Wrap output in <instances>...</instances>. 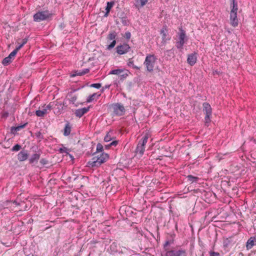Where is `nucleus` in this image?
Instances as JSON below:
<instances>
[{
  "label": "nucleus",
  "instance_id": "f257e3e1",
  "mask_svg": "<svg viewBox=\"0 0 256 256\" xmlns=\"http://www.w3.org/2000/svg\"><path fill=\"white\" fill-rule=\"evenodd\" d=\"M94 156L88 162L89 167H98L109 158L108 154L105 152L94 153Z\"/></svg>",
  "mask_w": 256,
  "mask_h": 256
},
{
  "label": "nucleus",
  "instance_id": "f03ea898",
  "mask_svg": "<svg viewBox=\"0 0 256 256\" xmlns=\"http://www.w3.org/2000/svg\"><path fill=\"white\" fill-rule=\"evenodd\" d=\"M174 243L173 240H168L164 244V249L166 252L165 256H186L187 253L182 248L169 250L168 246Z\"/></svg>",
  "mask_w": 256,
  "mask_h": 256
},
{
  "label": "nucleus",
  "instance_id": "7ed1b4c3",
  "mask_svg": "<svg viewBox=\"0 0 256 256\" xmlns=\"http://www.w3.org/2000/svg\"><path fill=\"white\" fill-rule=\"evenodd\" d=\"M156 60L157 58L154 54L146 55L144 64L148 72L153 71Z\"/></svg>",
  "mask_w": 256,
  "mask_h": 256
},
{
  "label": "nucleus",
  "instance_id": "20e7f679",
  "mask_svg": "<svg viewBox=\"0 0 256 256\" xmlns=\"http://www.w3.org/2000/svg\"><path fill=\"white\" fill-rule=\"evenodd\" d=\"M52 12L48 10L38 12L34 15V20L40 22L48 19L52 16Z\"/></svg>",
  "mask_w": 256,
  "mask_h": 256
},
{
  "label": "nucleus",
  "instance_id": "39448f33",
  "mask_svg": "<svg viewBox=\"0 0 256 256\" xmlns=\"http://www.w3.org/2000/svg\"><path fill=\"white\" fill-rule=\"evenodd\" d=\"M148 134H145L142 138L138 142L136 148V152L142 155L145 150V145L148 142Z\"/></svg>",
  "mask_w": 256,
  "mask_h": 256
},
{
  "label": "nucleus",
  "instance_id": "423d86ee",
  "mask_svg": "<svg viewBox=\"0 0 256 256\" xmlns=\"http://www.w3.org/2000/svg\"><path fill=\"white\" fill-rule=\"evenodd\" d=\"M186 40L185 31L182 29H180V32L178 33V40L176 44L177 48L182 50Z\"/></svg>",
  "mask_w": 256,
  "mask_h": 256
},
{
  "label": "nucleus",
  "instance_id": "0eeeda50",
  "mask_svg": "<svg viewBox=\"0 0 256 256\" xmlns=\"http://www.w3.org/2000/svg\"><path fill=\"white\" fill-rule=\"evenodd\" d=\"M112 108L115 116H122L124 115L126 112L124 106L120 103L113 104H112Z\"/></svg>",
  "mask_w": 256,
  "mask_h": 256
},
{
  "label": "nucleus",
  "instance_id": "6e6552de",
  "mask_svg": "<svg viewBox=\"0 0 256 256\" xmlns=\"http://www.w3.org/2000/svg\"><path fill=\"white\" fill-rule=\"evenodd\" d=\"M130 49V46L126 44H124L116 47V52L119 54H124L128 52Z\"/></svg>",
  "mask_w": 256,
  "mask_h": 256
},
{
  "label": "nucleus",
  "instance_id": "1a4fd4ad",
  "mask_svg": "<svg viewBox=\"0 0 256 256\" xmlns=\"http://www.w3.org/2000/svg\"><path fill=\"white\" fill-rule=\"evenodd\" d=\"M90 108V106H88L82 108L77 109L76 110L74 114L77 117L80 118L89 111Z\"/></svg>",
  "mask_w": 256,
  "mask_h": 256
},
{
  "label": "nucleus",
  "instance_id": "9d476101",
  "mask_svg": "<svg viewBox=\"0 0 256 256\" xmlns=\"http://www.w3.org/2000/svg\"><path fill=\"white\" fill-rule=\"evenodd\" d=\"M230 21L232 26L236 27L238 25V19L237 18V12H230Z\"/></svg>",
  "mask_w": 256,
  "mask_h": 256
},
{
  "label": "nucleus",
  "instance_id": "9b49d317",
  "mask_svg": "<svg viewBox=\"0 0 256 256\" xmlns=\"http://www.w3.org/2000/svg\"><path fill=\"white\" fill-rule=\"evenodd\" d=\"M28 156V154L27 150H22L17 155L18 160L20 162H24L26 160Z\"/></svg>",
  "mask_w": 256,
  "mask_h": 256
},
{
  "label": "nucleus",
  "instance_id": "f8f14e48",
  "mask_svg": "<svg viewBox=\"0 0 256 256\" xmlns=\"http://www.w3.org/2000/svg\"><path fill=\"white\" fill-rule=\"evenodd\" d=\"M197 54L196 53L191 54L188 55L187 62L191 66H194L196 62Z\"/></svg>",
  "mask_w": 256,
  "mask_h": 256
},
{
  "label": "nucleus",
  "instance_id": "ddd939ff",
  "mask_svg": "<svg viewBox=\"0 0 256 256\" xmlns=\"http://www.w3.org/2000/svg\"><path fill=\"white\" fill-rule=\"evenodd\" d=\"M254 245H256V237H250L246 242L247 250L251 249Z\"/></svg>",
  "mask_w": 256,
  "mask_h": 256
},
{
  "label": "nucleus",
  "instance_id": "4468645a",
  "mask_svg": "<svg viewBox=\"0 0 256 256\" xmlns=\"http://www.w3.org/2000/svg\"><path fill=\"white\" fill-rule=\"evenodd\" d=\"M203 111L206 114H212V108L208 102H204L202 104Z\"/></svg>",
  "mask_w": 256,
  "mask_h": 256
},
{
  "label": "nucleus",
  "instance_id": "2eb2a0df",
  "mask_svg": "<svg viewBox=\"0 0 256 256\" xmlns=\"http://www.w3.org/2000/svg\"><path fill=\"white\" fill-rule=\"evenodd\" d=\"M40 153H36L32 154L30 158H29V163L30 164H34V162H38V160L40 158Z\"/></svg>",
  "mask_w": 256,
  "mask_h": 256
},
{
  "label": "nucleus",
  "instance_id": "dca6fc26",
  "mask_svg": "<svg viewBox=\"0 0 256 256\" xmlns=\"http://www.w3.org/2000/svg\"><path fill=\"white\" fill-rule=\"evenodd\" d=\"M72 126L69 122H67L66 124L64 130V136H68L70 134L71 132Z\"/></svg>",
  "mask_w": 256,
  "mask_h": 256
},
{
  "label": "nucleus",
  "instance_id": "f3484780",
  "mask_svg": "<svg viewBox=\"0 0 256 256\" xmlns=\"http://www.w3.org/2000/svg\"><path fill=\"white\" fill-rule=\"evenodd\" d=\"M160 34L162 36V41L166 42L168 40L170 39L167 36V30L166 28L163 27L160 30Z\"/></svg>",
  "mask_w": 256,
  "mask_h": 256
},
{
  "label": "nucleus",
  "instance_id": "a211bd4d",
  "mask_svg": "<svg viewBox=\"0 0 256 256\" xmlns=\"http://www.w3.org/2000/svg\"><path fill=\"white\" fill-rule=\"evenodd\" d=\"M74 91H76V90H74L73 92H69L68 94L70 102L73 104L76 102L77 100V96L76 95L73 94V92Z\"/></svg>",
  "mask_w": 256,
  "mask_h": 256
},
{
  "label": "nucleus",
  "instance_id": "6ab92c4d",
  "mask_svg": "<svg viewBox=\"0 0 256 256\" xmlns=\"http://www.w3.org/2000/svg\"><path fill=\"white\" fill-rule=\"evenodd\" d=\"M148 0H136L135 6L138 8H141L146 4Z\"/></svg>",
  "mask_w": 256,
  "mask_h": 256
},
{
  "label": "nucleus",
  "instance_id": "aec40b11",
  "mask_svg": "<svg viewBox=\"0 0 256 256\" xmlns=\"http://www.w3.org/2000/svg\"><path fill=\"white\" fill-rule=\"evenodd\" d=\"M113 134L114 133L112 130H110L108 132L104 138V141L106 142H108L110 140H113L114 138Z\"/></svg>",
  "mask_w": 256,
  "mask_h": 256
},
{
  "label": "nucleus",
  "instance_id": "412c9836",
  "mask_svg": "<svg viewBox=\"0 0 256 256\" xmlns=\"http://www.w3.org/2000/svg\"><path fill=\"white\" fill-rule=\"evenodd\" d=\"M100 94L97 93H94L92 95H90L86 99L87 102H90L96 99H98L100 96Z\"/></svg>",
  "mask_w": 256,
  "mask_h": 256
},
{
  "label": "nucleus",
  "instance_id": "4be33fe9",
  "mask_svg": "<svg viewBox=\"0 0 256 256\" xmlns=\"http://www.w3.org/2000/svg\"><path fill=\"white\" fill-rule=\"evenodd\" d=\"M46 114L47 112L44 108L42 110H37L36 112V114L39 117H43Z\"/></svg>",
  "mask_w": 256,
  "mask_h": 256
},
{
  "label": "nucleus",
  "instance_id": "5701e85b",
  "mask_svg": "<svg viewBox=\"0 0 256 256\" xmlns=\"http://www.w3.org/2000/svg\"><path fill=\"white\" fill-rule=\"evenodd\" d=\"M187 178L188 182L193 183V182H196L199 180V178L197 176H194L192 175H188L187 176Z\"/></svg>",
  "mask_w": 256,
  "mask_h": 256
},
{
  "label": "nucleus",
  "instance_id": "b1692460",
  "mask_svg": "<svg viewBox=\"0 0 256 256\" xmlns=\"http://www.w3.org/2000/svg\"><path fill=\"white\" fill-rule=\"evenodd\" d=\"M231 7L232 9L230 12H237L238 10V3L236 2H231Z\"/></svg>",
  "mask_w": 256,
  "mask_h": 256
},
{
  "label": "nucleus",
  "instance_id": "393cba45",
  "mask_svg": "<svg viewBox=\"0 0 256 256\" xmlns=\"http://www.w3.org/2000/svg\"><path fill=\"white\" fill-rule=\"evenodd\" d=\"M123 72V69H115L110 70V72H109V74L118 75L120 74Z\"/></svg>",
  "mask_w": 256,
  "mask_h": 256
},
{
  "label": "nucleus",
  "instance_id": "a878e982",
  "mask_svg": "<svg viewBox=\"0 0 256 256\" xmlns=\"http://www.w3.org/2000/svg\"><path fill=\"white\" fill-rule=\"evenodd\" d=\"M116 36V34L115 32H110L108 36V39L110 40H116L115 39Z\"/></svg>",
  "mask_w": 256,
  "mask_h": 256
},
{
  "label": "nucleus",
  "instance_id": "bb28decb",
  "mask_svg": "<svg viewBox=\"0 0 256 256\" xmlns=\"http://www.w3.org/2000/svg\"><path fill=\"white\" fill-rule=\"evenodd\" d=\"M114 2H112V1L110 2H107L106 6V10L110 12V10L114 6Z\"/></svg>",
  "mask_w": 256,
  "mask_h": 256
},
{
  "label": "nucleus",
  "instance_id": "cd10ccee",
  "mask_svg": "<svg viewBox=\"0 0 256 256\" xmlns=\"http://www.w3.org/2000/svg\"><path fill=\"white\" fill-rule=\"evenodd\" d=\"M12 62V59L10 58V56H7L5 58L2 62V64L4 66H8L10 62Z\"/></svg>",
  "mask_w": 256,
  "mask_h": 256
},
{
  "label": "nucleus",
  "instance_id": "c85d7f7f",
  "mask_svg": "<svg viewBox=\"0 0 256 256\" xmlns=\"http://www.w3.org/2000/svg\"><path fill=\"white\" fill-rule=\"evenodd\" d=\"M103 151V146L100 143H98L96 146V152L95 153H102L104 152Z\"/></svg>",
  "mask_w": 256,
  "mask_h": 256
},
{
  "label": "nucleus",
  "instance_id": "c756f323",
  "mask_svg": "<svg viewBox=\"0 0 256 256\" xmlns=\"http://www.w3.org/2000/svg\"><path fill=\"white\" fill-rule=\"evenodd\" d=\"M3 207L4 208H8L10 207V204H12V202L10 200H6L2 202Z\"/></svg>",
  "mask_w": 256,
  "mask_h": 256
},
{
  "label": "nucleus",
  "instance_id": "7c9ffc66",
  "mask_svg": "<svg viewBox=\"0 0 256 256\" xmlns=\"http://www.w3.org/2000/svg\"><path fill=\"white\" fill-rule=\"evenodd\" d=\"M121 22L124 26H127L129 24V20H128L126 17H122L121 18Z\"/></svg>",
  "mask_w": 256,
  "mask_h": 256
},
{
  "label": "nucleus",
  "instance_id": "2f4dec72",
  "mask_svg": "<svg viewBox=\"0 0 256 256\" xmlns=\"http://www.w3.org/2000/svg\"><path fill=\"white\" fill-rule=\"evenodd\" d=\"M22 148V146L19 144H16L12 148V152H18Z\"/></svg>",
  "mask_w": 256,
  "mask_h": 256
},
{
  "label": "nucleus",
  "instance_id": "473e14b6",
  "mask_svg": "<svg viewBox=\"0 0 256 256\" xmlns=\"http://www.w3.org/2000/svg\"><path fill=\"white\" fill-rule=\"evenodd\" d=\"M59 152H60V153H66V154H68L70 152V150L68 148H67L66 147H62V148H60V149H59Z\"/></svg>",
  "mask_w": 256,
  "mask_h": 256
},
{
  "label": "nucleus",
  "instance_id": "72a5a7b5",
  "mask_svg": "<svg viewBox=\"0 0 256 256\" xmlns=\"http://www.w3.org/2000/svg\"><path fill=\"white\" fill-rule=\"evenodd\" d=\"M116 44V40H112L110 42V44L107 46V48H106L107 50H110L113 48H114V46H115Z\"/></svg>",
  "mask_w": 256,
  "mask_h": 256
},
{
  "label": "nucleus",
  "instance_id": "f704fd0d",
  "mask_svg": "<svg viewBox=\"0 0 256 256\" xmlns=\"http://www.w3.org/2000/svg\"><path fill=\"white\" fill-rule=\"evenodd\" d=\"M20 128H19L18 126H12L11 128V132L12 134H15L16 132L20 130Z\"/></svg>",
  "mask_w": 256,
  "mask_h": 256
},
{
  "label": "nucleus",
  "instance_id": "c9c22d12",
  "mask_svg": "<svg viewBox=\"0 0 256 256\" xmlns=\"http://www.w3.org/2000/svg\"><path fill=\"white\" fill-rule=\"evenodd\" d=\"M52 103H50L48 104L46 106H42V108H44V109H46V112H47V113L48 112V110H50L52 109Z\"/></svg>",
  "mask_w": 256,
  "mask_h": 256
},
{
  "label": "nucleus",
  "instance_id": "e433bc0d",
  "mask_svg": "<svg viewBox=\"0 0 256 256\" xmlns=\"http://www.w3.org/2000/svg\"><path fill=\"white\" fill-rule=\"evenodd\" d=\"M118 141L117 140H114L112 141L110 144L106 146V148H108L110 146H116L118 144Z\"/></svg>",
  "mask_w": 256,
  "mask_h": 256
},
{
  "label": "nucleus",
  "instance_id": "4c0bfd02",
  "mask_svg": "<svg viewBox=\"0 0 256 256\" xmlns=\"http://www.w3.org/2000/svg\"><path fill=\"white\" fill-rule=\"evenodd\" d=\"M212 114H206L204 117V121L206 123H209L210 122V118Z\"/></svg>",
  "mask_w": 256,
  "mask_h": 256
},
{
  "label": "nucleus",
  "instance_id": "58836bf2",
  "mask_svg": "<svg viewBox=\"0 0 256 256\" xmlns=\"http://www.w3.org/2000/svg\"><path fill=\"white\" fill-rule=\"evenodd\" d=\"M76 76H83V74H82V70H77L74 72V74H72L71 76L74 77Z\"/></svg>",
  "mask_w": 256,
  "mask_h": 256
},
{
  "label": "nucleus",
  "instance_id": "ea45409f",
  "mask_svg": "<svg viewBox=\"0 0 256 256\" xmlns=\"http://www.w3.org/2000/svg\"><path fill=\"white\" fill-rule=\"evenodd\" d=\"M1 115H2V118H6L9 116V113L8 112L4 111V112H2Z\"/></svg>",
  "mask_w": 256,
  "mask_h": 256
},
{
  "label": "nucleus",
  "instance_id": "a19ab883",
  "mask_svg": "<svg viewBox=\"0 0 256 256\" xmlns=\"http://www.w3.org/2000/svg\"><path fill=\"white\" fill-rule=\"evenodd\" d=\"M90 87L98 89L101 87V84L100 83L92 84L90 85Z\"/></svg>",
  "mask_w": 256,
  "mask_h": 256
},
{
  "label": "nucleus",
  "instance_id": "79ce46f5",
  "mask_svg": "<svg viewBox=\"0 0 256 256\" xmlns=\"http://www.w3.org/2000/svg\"><path fill=\"white\" fill-rule=\"evenodd\" d=\"M17 52L14 50L10 54L8 55V56H10V58L12 59L17 54Z\"/></svg>",
  "mask_w": 256,
  "mask_h": 256
},
{
  "label": "nucleus",
  "instance_id": "37998d69",
  "mask_svg": "<svg viewBox=\"0 0 256 256\" xmlns=\"http://www.w3.org/2000/svg\"><path fill=\"white\" fill-rule=\"evenodd\" d=\"M40 162L42 166L46 165L48 163V161L45 158H42L40 160Z\"/></svg>",
  "mask_w": 256,
  "mask_h": 256
},
{
  "label": "nucleus",
  "instance_id": "c03bdc74",
  "mask_svg": "<svg viewBox=\"0 0 256 256\" xmlns=\"http://www.w3.org/2000/svg\"><path fill=\"white\" fill-rule=\"evenodd\" d=\"M124 38L127 39V40H129L130 37H131V34L130 32H127L125 33L124 34Z\"/></svg>",
  "mask_w": 256,
  "mask_h": 256
},
{
  "label": "nucleus",
  "instance_id": "a18cd8bd",
  "mask_svg": "<svg viewBox=\"0 0 256 256\" xmlns=\"http://www.w3.org/2000/svg\"><path fill=\"white\" fill-rule=\"evenodd\" d=\"M36 136L38 138H40V139L44 138L43 136L40 132H38L36 133Z\"/></svg>",
  "mask_w": 256,
  "mask_h": 256
},
{
  "label": "nucleus",
  "instance_id": "49530a36",
  "mask_svg": "<svg viewBox=\"0 0 256 256\" xmlns=\"http://www.w3.org/2000/svg\"><path fill=\"white\" fill-rule=\"evenodd\" d=\"M110 86V84H106L101 89V92H102L104 91L106 89L109 88Z\"/></svg>",
  "mask_w": 256,
  "mask_h": 256
},
{
  "label": "nucleus",
  "instance_id": "de8ad7c7",
  "mask_svg": "<svg viewBox=\"0 0 256 256\" xmlns=\"http://www.w3.org/2000/svg\"><path fill=\"white\" fill-rule=\"evenodd\" d=\"M210 256H220L218 252H210Z\"/></svg>",
  "mask_w": 256,
  "mask_h": 256
},
{
  "label": "nucleus",
  "instance_id": "09e8293b",
  "mask_svg": "<svg viewBox=\"0 0 256 256\" xmlns=\"http://www.w3.org/2000/svg\"><path fill=\"white\" fill-rule=\"evenodd\" d=\"M82 74H83V75L88 73L90 71V70L88 68H84V69H83L82 70Z\"/></svg>",
  "mask_w": 256,
  "mask_h": 256
},
{
  "label": "nucleus",
  "instance_id": "8fccbe9b",
  "mask_svg": "<svg viewBox=\"0 0 256 256\" xmlns=\"http://www.w3.org/2000/svg\"><path fill=\"white\" fill-rule=\"evenodd\" d=\"M23 46L24 45L22 44L18 46L15 49V50L18 52Z\"/></svg>",
  "mask_w": 256,
  "mask_h": 256
},
{
  "label": "nucleus",
  "instance_id": "3c124183",
  "mask_svg": "<svg viewBox=\"0 0 256 256\" xmlns=\"http://www.w3.org/2000/svg\"><path fill=\"white\" fill-rule=\"evenodd\" d=\"M26 124H27V123H25L24 124L18 126L19 128H20V130H21V129L25 128L26 126Z\"/></svg>",
  "mask_w": 256,
  "mask_h": 256
},
{
  "label": "nucleus",
  "instance_id": "603ef678",
  "mask_svg": "<svg viewBox=\"0 0 256 256\" xmlns=\"http://www.w3.org/2000/svg\"><path fill=\"white\" fill-rule=\"evenodd\" d=\"M28 42V39L25 38L22 40V44L24 46Z\"/></svg>",
  "mask_w": 256,
  "mask_h": 256
},
{
  "label": "nucleus",
  "instance_id": "864d4df0",
  "mask_svg": "<svg viewBox=\"0 0 256 256\" xmlns=\"http://www.w3.org/2000/svg\"><path fill=\"white\" fill-rule=\"evenodd\" d=\"M128 66H132L134 65L133 61H130L128 62Z\"/></svg>",
  "mask_w": 256,
  "mask_h": 256
},
{
  "label": "nucleus",
  "instance_id": "5fc2aeb1",
  "mask_svg": "<svg viewBox=\"0 0 256 256\" xmlns=\"http://www.w3.org/2000/svg\"><path fill=\"white\" fill-rule=\"evenodd\" d=\"M4 209L3 207V202H0V210H2Z\"/></svg>",
  "mask_w": 256,
  "mask_h": 256
},
{
  "label": "nucleus",
  "instance_id": "6e6d98bb",
  "mask_svg": "<svg viewBox=\"0 0 256 256\" xmlns=\"http://www.w3.org/2000/svg\"><path fill=\"white\" fill-rule=\"evenodd\" d=\"M12 204H14L16 206H18L20 204V203L16 200L12 202Z\"/></svg>",
  "mask_w": 256,
  "mask_h": 256
},
{
  "label": "nucleus",
  "instance_id": "4d7b16f0",
  "mask_svg": "<svg viewBox=\"0 0 256 256\" xmlns=\"http://www.w3.org/2000/svg\"><path fill=\"white\" fill-rule=\"evenodd\" d=\"M56 106H61L62 108V103L60 102H57L56 104Z\"/></svg>",
  "mask_w": 256,
  "mask_h": 256
},
{
  "label": "nucleus",
  "instance_id": "13d9d810",
  "mask_svg": "<svg viewBox=\"0 0 256 256\" xmlns=\"http://www.w3.org/2000/svg\"><path fill=\"white\" fill-rule=\"evenodd\" d=\"M109 12H110L109 11H106V13L104 14V17H107L108 16V15Z\"/></svg>",
  "mask_w": 256,
  "mask_h": 256
},
{
  "label": "nucleus",
  "instance_id": "bf43d9fd",
  "mask_svg": "<svg viewBox=\"0 0 256 256\" xmlns=\"http://www.w3.org/2000/svg\"><path fill=\"white\" fill-rule=\"evenodd\" d=\"M116 246V244L112 243V244H111V246H110V248H113V246Z\"/></svg>",
  "mask_w": 256,
  "mask_h": 256
},
{
  "label": "nucleus",
  "instance_id": "052dcab7",
  "mask_svg": "<svg viewBox=\"0 0 256 256\" xmlns=\"http://www.w3.org/2000/svg\"><path fill=\"white\" fill-rule=\"evenodd\" d=\"M132 68H135V69H138V68H139L137 66H135V65H134V66H132Z\"/></svg>",
  "mask_w": 256,
  "mask_h": 256
},
{
  "label": "nucleus",
  "instance_id": "680f3d73",
  "mask_svg": "<svg viewBox=\"0 0 256 256\" xmlns=\"http://www.w3.org/2000/svg\"><path fill=\"white\" fill-rule=\"evenodd\" d=\"M127 76H128V74H122V76H123L124 78H126Z\"/></svg>",
  "mask_w": 256,
  "mask_h": 256
},
{
  "label": "nucleus",
  "instance_id": "e2e57ef3",
  "mask_svg": "<svg viewBox=\"0 0 256 256\" xmlns=\"http://www.w3.org/2000/svg\"><path fill=\"white\" fill-rule=\"evenodd\" d=\"M214 74H218V71L216 70L214 72Z\"/></svg>",
  "mask_w": 256,
  "mask_h": 256
},
{
  "label": "nucleus",
  "instance_id": "0e129e2a",
  "mask_svg": "<svg viewBox=\"0 0 256 256\" xmlns=\"http://www.w3.org/2000/svg\"><path fill=\"white\" fill-rule=\"evenodd\" d=\"M236 2V0H231V2Z\"/></svg>",
  "mask_w": 256,
  "mask_h": 256
}]
</instances>
